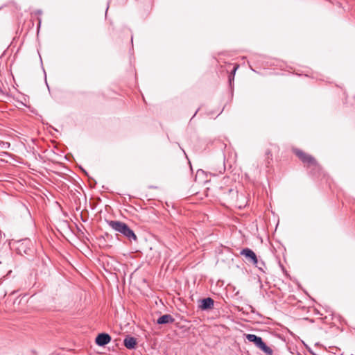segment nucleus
I'll list each match as a JSON object with an SVG mask.
<instances>
[{"label":"nucleus","instance_id":"f03ea898","mask_svg":"<svg viewBox=\"0 0 355 355\" xmlns=\"http://www.w3.org/2000/svg\"><path fill=\"white\" fill-rule=\"evenodd\" d=\"M33 245L28 239H25L17 242V251L21 255L31 254L33 252Z\"/></svg>","mask_w":355,"mask_h":355},{"label":"nucleus","instance_id":"f257e3e1","mask_svg":"<svg viewBox=\"0 0 355 355\" xmlns=\"http://www.w3.org/2000/svg\"><path fill=\"white\" fill-rule=\"evenodd\" d=\"M107 223L113 230L121 234L129 241H137V237L133 230H132L125 223L119 220H107Z\"/></svg>","mask_w":355,"mask_h":355},{"label":"nucleus","instance_id":"4468645a","mask_svg":"<svg viewBox=\"0 0 355 355\" xmlns=\"http://www.w3.org/2000/svg\"><path fill=\"white\" fill-rule=\"evenodd\" d=\"M229 192H230V193H231V192H234V190H233V189H230L229 190Z\"/></svg>","mask_w":355,"mask_h":355},{"label":"nucleus","instance_id":"9d476101","mask_svg":"<svg viewBox=\"0 0 355 355\" xmlns=\"http://www.w3.org/2000/svg\"><path fill=\"white\" fill-rule=\"evenodd\" d=\"M259 349L262 350L264 353H266L267 355H272L273 351L272 349L267 346L266 343L262 340L259 346L257 347Z\"/></svg>","mask_w":355,"mask_h":355},{"label":"nucleus","instance_id":"39448f33","mask_svg":"<svg viewBox=\"0 0 355 355\" xmlns=\"http://www.w3.org/2000/svg\"><path fill=\"white\" fill-rule=\"evenodd\" d=\"M111 340V336L108 334H99L96 338V343L98 346H104Z\"/></svg>","mask_w":355,"mask_h":355},{"label":"nucleus","instance_id":"0eeeda50","mask_svg":"<svg viewBox=\"0 0 355 355\" xmlns=\"http://www.w3.org/2000/svg\"><path fill=\"white\" fill-rule=\"evenodd\" d=\"M175 319L170 314H165L160 316L157 320V323L159 324H171L174 322Z\"/></svg>","mask_w":355,"mask_h":355},{"label":"nucleus","instance_id":"9b49d317","mask_svg":"<svg viewBox=\"0 0 355 355\" xmlns=\"http://www.w3.org/2000/svg\"><path fill=\"white\" fill-rule=\"evenodd\" d=\"M10 144L8 142L0 141V147L3 149H7L10 147Z\"/></svg>","mask_w":355,"mask_h":355},{"label":"nucleus","instance_id":"20e7f679","mask_svg":"<svg viewBox=\"0 0 355 355\" xmlns=\"http://www.w3.org/2000/svg\"><path fill=\"white\" fill-rule=\"evenodd\" d=\"M241 254L244 256L254 265H257L258 260L256 254L250 248H244L241 251Z\"/></svg>","mask_w":355,"mask_h":355},{"label":"nucleus","instance_id":"ddd939ff","mask_svg":"<svg viewBox=\"0 0 355 355\" xmlns=\"http://www.w3.org/2000/svg\"><path fill=\"white\" fill-rule=\"evenodd\" d=\"M237 68H238V66H236V67H234V69H233V71H232L233 75H234V73L236 72V71Z\"/></svg>","mask_w":355,"mask_h":355},{"label":"nucleus","instance_id":"7ed1b4c3","mask_svg":"<svg viewBox=\"0 0 355 355\" xmlns=\"http://www.w3.org/2000/svg\"><path fill=\"white\" fill-rule=\"evenodd\" d=\"M295 153L303 163L306 164L309 166H316L318 164L316 160L313 157L304 153L300 150H295Z\"/></svg>","mask_w":355,"mask_h":355},{"label":"nucleus","instance_id":"1a4fd4ad","mask_svg":"<svg viewBox=\"0 0 355 355\" xmlns=\"http://www.w3.org/2000/svg\"><path fill=\"white\" fill-rule=\"evenodd\" d=\"M245 337L249 342L253 343L257 347L259 343L263 340L259 336L254 334H246Z\"/></svg>","mask_w":355,"mask_h":355},{"label":"nucleus","instance_id":"6e6552de","mask_svg":"<svg viewBox=\"0 0 355 355\" xmlns=\"http://www.w3.org/2000/svg\"><path fill=\"white\" fill-rule=\"evenodd\" d=\"M124 345L127 349H132L137 345L136 339L134 337L126 336L123 340Z\"/></svg>","mask_w":355,"mask_h":355},{"label":"nucleus","instance_id":"f8f14e48","mask_svg":"<svg viewBox=\"0 0 355 355\" xmlns=\"http://www.w3.org/2000/svg\"><path fill=\"white\" fill-rule=\"evenodd\" d=\"M224 171H225V166L223 165V166H220V169L218 171V173H223L224 172Z\"/></svg>","mask_w":355,"mask_h":355},{"label":"nucleus","instance_id":"423d86ee","mask_svg":"<svg viewBox=\"0 0 355 355\" xmlns=\"http://www.w3.org/2000/svg\"><path fill=\"white\" fill-rule=\"evenodd\" d=\"M214 301L211 297H207L202 299L201 300V304L200 305V308L202 310L211 309L214 307Z\"/></svg>","mask_w":355,"mask_h":355}]
</instances>
